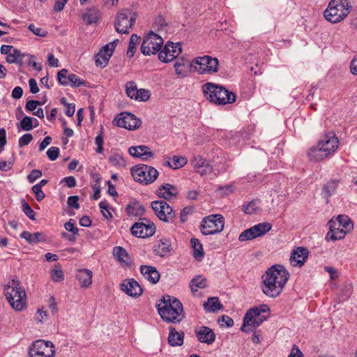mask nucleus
Masks as SVG:
<instances>
[{
    "label": "nucleus",
    "mask_w": 357,
    "mask_h": 357,
    "mask_svg": "<svg viewBox=\"0 0 357 357\" xmlns=\"http://www.w3.org/2000/svg\"><path fill=\"white\" fill-rule=\"evenodd\" d=\"M59 149L56 146L50 147L47 151V155L48 158L52 160H56L59 155Z\"/></svg>",
    "instance_id": "obj_56"
},
{
    "label": "nucleus",
    "mask_w": 357,
    "mask_h": 357,
    "mask_svg": "<svg viewBox=\"0 0 357 357\" xmlns=\"http://www.w3.org/2000/svg\"><path fill=\"white\" fill-rule=\"evenodd\" d=\"M99 206L101 208V213L104 218L106 219H111L112 218V215L109 211V205L106 201L100 202L99 203Z\"/></svg>",
    "instance_id": "obj_54"
},
{
    "label": "nucleus",
    "mask_w": 357,
    "mask_h": 357,
    "mask_svg": "<svg viewBox=\"0 0 357 357\" xmlns=\"http://www.w3.org/2000/svg\"><path fill=\"white\" fill-rule=\"evenodd\" d=\"M68 79L70 85L74 87H77L85 84L84 79H80L77 75L73 73L68 75Z\"/></svg>",
    "instance_id": "obj_49"
},
{
    "label": "nucleus",
    "mask_w": 357,
    "mask_h": 357,
    "mask_svg": "<svg viewBox=\"0 0 357 357\" xmlns=\"http://www.w3.org/2000/svg\"><path fill=\"white\" fill-rule=\"evenodd\" d=\"M168 343L172 347H178L183 344L184 333L177 332L174 327H169Z\"/></svg>",
    "instance_id": "obj_28"
},
{
    "label": "nucleus",
    "mask_w": 357,
    "mask_h": 357,
    "mask_svg": "<svg viewBox=\"0 0 357 357\" xmlns=\"http://www.w3.org/2000/svg\"><path fill=\"white\" fill-rule=\"evenodd\" d=\"M196 335L202 343L211 344L215 339V335L212 329L207 326H200L196 331Z\"/></svg>",
    "instance_id": "obj_23"
},
{
    "label": "nucleus",
    "mask_w": 357,
    "mask_h": 357,
    "mask_svg": "<svg viewBox=\"0 0 357 357\" xmlns=\"http://www.w3.org/2000/svg\"><path fill=\"white\" fill-rule=\"evenodd\" d=\"M190 66H192L191 62H190L187 59L183 56L177 59L174 65L176 74L184 77L186 75L188 68Z\"/></svg>",
    "instance_id": "obj_33"
},
{
    "label": "nucleus",
    "mask_w": 357,
    "mask_h": 357,
    "mask_svg": "<svg viewBox=\"0 0 357 357\" xmlns=\"http://www.w3.org/2000/svg\"><path fill=\"white\" fill-rule=\"evenodd\" d=\"M4 294L12 307L22 311L26 305V295L24 289L18 280H11L4 289Z\"/></svg>",
    "instance_id": "obj_5"
},
{
    "label": "nucleus",
    "mask_w": 357,
    "mask_h": 357,
    "mask_svg": "<svg viewBox=\"0 0 357 357\" xmlns=\"http://www.w3.org/2000/svg\"><path fill=\"white\" fill-rule=\"evenodd\" d=\"M121 290L132 297H138L142 294V287L134 279L123 280L121 284Z\"/></svg>",
    "instance_id": "obj_19"
},
{
    "label": "nucleus",
    "mask_w": 357,
    "mask_h": 357,
    "mask_svg": "<svg viewBox=\"0 0 357 357\" xmlns=\"http://www.w3.org/2000/svg\"><path fill=\"white\" fill-rule=\"evenodd\" d=\"M218 321L221 326H225L227 327H231L234 325L233 319L227 315L222 316Z\"/></svg>",
    "instance_id": "obj_64"
},
{
    "label": "nucleus",
    "mask_w": 357,
    "mask_h": 357,
    "mask_svg": "<svg viewBox=\"0 0 357 357\" xmlns=\"http://www.w3.org/2000/svg\"><path fill=\"white\" fill-rule=\"evenodd\" d=\"M55 348L50 341L37 340L29 347V357H55Z\"/></svg>",
    "instance_id": "obj_11"
},
{
    "label": "nucleus",
    "mask_w": 357,
    "mask_h": 357,
    "mask_svg": "<svg viewBox=\"0 0 357 357\" xmlns=\"http://www.w3.org/2000/svg\"><path fill=\"white\" fill-rule=\"evenodd\" d=\"M51 278L54 282H59L63 280V273L59 265H56L51 271Z\"/></svg>",
    "instance_id": "obj_45"
},
{
    "label": "nucleus",
    "mask_w": 357,
    "mask_h": 357,
    "mask_svg": "<svg viewBox=\"0 0 357 357\" xmlns=\"http://www.w3.org/2000/svg\"><path fill=\"white\" fill-rule=\"evenodd\" d=\"M182 48L179 43L168 41L158 53V59L162 63H169L177 58Z\"/></svg>",
    "instance_id": "obj_17"
},
{
    "label": "nucleus",
    "mask_w": 357,
    "mask_h": 357,
    "mask_svg": "<svg viewBox=\"0 0 357 357\" xmlns=\"http://www.w3.org/2000/svg\"><path fill=\"white\" fill-rule=\"evenodd\" d=\"M166 163L167 166L176 169L183 167L187 163V159L185 157L174 155L172 158H169Z\"/></svg>",
    "instance_id": "obj_37"
},
{
    "label": "nucleus",
    "mask_w": 357,
    "mask_h": 357,
    "mask_svg": "<svg viewBox=\"0 0 357 357\" xmlns=\"http://www.w3.org/2000/svg\"><path fill=\"white\" fill-rule=\"evenodd\" d=\"M113 255L121 266L130 264V257L127 251L121 246H116L113 248Z\"/></svg>",
    "instance_id": "obj_31"
},
{
    "label": "nucleus",
    "mask_w": 357,
    "mask_h": 357,
    "mask_svg": "<svg viewBox=\"0 0 357 357\" xmlns=\"http://www.w3.org/2000/svg\"><path fill=\"white\" fill-rule=\"evenodd\" d=\"M140 272L144 278L152 284H156L160 278V275L154 266H141Z\"/></svg>",
    "instance_id": "obj_25"
},
{
    "label": "nucleus",
    "mask_w": 357,
    "mask_h": 357,
    "mask_svg": "<svg viewBox=\"0 0 357 357\" xmlns=\"http://www.w3.org/2000/svg\"><path fill=\"white\" fill-rule=\"evenodd\" d=\"M31 190L32 192L36 195L38 202H40L45 198V195L39 187V185H33L31 188Z\"/></svg>",
    "instance_id": "obj_60"
},
{
    "label": "nucleus",
    "mask_w": 357,
    "mask_h": 357,
    "mask_svg": "<svg viewBox=\"0 0 357 357\" xmlns=\"http://www.w3.org/2000/svg\"><path fill=\"white\" fill-rule=\"evenodd\" d=\"M137 88L135 82H128L126 84V93L131 99H134L137 93Z\"/></svg>",
    "instance_id": "obj_44"
},
{
    "label": "nucleus",
    "mask_w": 357,
    "mask_h": 357,
    "mask_svg": "<svg viewBox=\"0 0 357 357\" xmlns=\"http://www.w3.org/2000/svg\"><path fill=\"white\" fill-rule=\"evenodd\" d=\"M150 91L144 89L137 90V93L134 98L135 100L145 102L150 98Z\"/></svg>",
    "instance_id": "obj_48"
},
{
    "label": "nucleus",
    "mask_w": 357,
    "mask_h": 357,
    "mask_svg": "<svg viewBox=\"0 0 357 357\" xmlns=\"http://www.w3.org/2000/svg\"><path fill=\"white\" fill-rule=\"evenodd\" d=\"M163 39L158 34L150 31L143 39L141 51L144 55L149 56L159 53L163 45Z\"/></svg>",
    "instance_id": "obj_12"
},
{
    "label": "nucleus",
    "mask_w": 357,
    "mask_h": 357,
    "mask_svg": "<svg viewBox=\"0 0 357 357\" xmlns=\"http://www.w3.org/2000/svg\"><path fill=\"white\" fill-rule=\"evenodd\" d=\"M206 280L202 275H198L193 278L190 283V287L192 293L196 292L198 289H204L206 287Z\"/></svg>",
    "instance_id": "obj_38"
},
{
    "label": "nucleus",
    "mask_w": 357,
    "mask_h": 357,
    "mask_svg": "<svg viewBox=\"0 0 357 357\" xmlns=\"http://www.w3.org/2000/svg\"><path fill=\"white\" fill-rule=\"evenodd\" d=\"M130 173L135 181L143 185L153 183L159 175L158 171L146 165H139L131 168Z\"/></svg>",
    "instance_id": "obj_8"
},
{
    "label": "nucleus",
    "mask_w": 357,
    "mask_h": 357,
    "mask_svg": "<svg viewBox=\"0 0 357 357\" xmlns=\"http://www.w3.org/2000/svg\"><path fill=\"white\" fill-rule=\"evenodd\" d=\"M65 229L71 232L73 235H77L78 234L79 229L77 227H75V220L70 219L68 222L65 223L64 225Z\"/></svg>",
    "instance_id": "obj_58"
},
{
    "label": "nucleus",
    "mask_w": 357,
    "mask_h": 357,
    "mask_svg": "<svg viewBox=\"0 0 357 357\" xmlns=\"http://www.w3.org/2000/svg\"><path fill=\"white\" fill-rule=\"evenodd\" d=\"M202 90L204 97L217 105H225L236 101V95L233 92L217 84L206 82L202 86Z\"/></svg>",
    "instance_id": "obj_4"
},
{
    "label": "nucleus",
    "mask_w": 357,
    "mask_h": 357,
    "mask_svg": "<svg viewBox=\"0 0 357 357\" xmlns=\"http://www.w3.org/2000/svg\"><path fill=\"white\" fill-rule=\"evenodd\" d=\"M190 244L193 250L194 257L199 261L202 260L204 257V252L200 241L197 238H192L190 239Z\"/></svg>",
    "instance_id": "obj_36"
},
{
    "label": "nucleus",
    "mask_w": 357,
    "mask_h": 357,
    "mask_svg": "<svg viewBox=\"0 0 357 357\" xmlns=\"http://www.w3.org/2000/svg\"><path fill=\"white\" fill-rule=\"evenodd\" d=\"M157 194L160 197L169 201L176 197L178 191L174 185L165 183L159 187Z\"/></svg>",
    "instance_id": "obj_24"
},
{
    "label": "nucleus",
    "mask_w": 357,
    "mask_h": 357,
    "mask_svg": "<svg viewBox=\"0 0 357 357\" xmlns=\"http://www.w3.org/2000/svg\"><path fill=\"white\" fill-rule=\"evenodd\" d=\"M289 278V273L283 266H272L262 276L263 293L268 297H277L281 294Z\"/></svg>",
    "instance_id": "obj_1"
},
{
    "label": "nucleus",
    "mask_w": 357,
    "mask_h": 357,
    "mask_svg": "<svg viewBox=\"0 0 357 357\" xmlns=\"http://www.w3.org/2000/svg\"><path fill=\"white\" fill-rule=\"evenodd\" d=\"M92 271L89 269L78 271L76 278L82 287H89L92 283Z\"/></svg>",
    "instance_id": "obj_29"
},
{
    "label": "nucleus",
    "mask_w": 357,
    "mask_h": 357,
    "mask_svg": "<svg viewBox=\"0 0 357 357\" xmlns=\"http://www.w3.org/2000/svg\"><path fill=\"white\" fill-rule=\"evenodd\" d=\"M133 236L138 238H147L152 236L155 232V226L153 222L147 218H140L130 228Z\"/></svg>",
    "instance_id": "obj_14"
},
{
    "label": "nucleus",
    "mask_w": 357,
    "mask_h": 357,
    "mask_svg": "<svg viewBox=\"0 0 357 357\" xmlns=\"http://www.w3.org/2000/svg\"><path fill=\"white\" fill-rule=\"evenodd\" d=\"M193 211L192 207H185L180 213V220L181 222H185L187 220L188 216Z\"/></svg>",
    "instance_id": "obj_63"
},
{
    "label": "nucleus",
    "mask_w": 357,
    "mask_h": 357,
    "mask_svg": "<svg viewBox=\"0 0 357 357\" xmlns=\"http://www.w3.org/2000/svg\"><path fill=\"white\" fill-rule=\"evenodd\" d=\"M33 118L26 116L20 121L18 129L29 131L33 129Z\"/></svg>",
    "instance_id": "obj_43"
},
{
    "label": "nucleus",
    "mask_w": 357,
    "mask_h": 357,
    "mask_svg": "<svg viewBox=\"0 0 357 357\" xmlns=\"http://www.w3.org/2000/svg\"><path fill=\"white\" fill-rule=\"evenodd\" d=\"M44 102L38 100H29L26 103L25 108L29 112H34L38 105H43Z\"/></svg>",
    "instance_id": "obj_61"
},
{
    "label": "nucleus",
    "mask_w": 357,
    "mask_h": 357,
    "mask_svg": "<svg viewBox=\"0 0 357 357\" xmlns=\"http://www.w3.org/2000/svg\"><path fill=\"white\" fill-rule=\"evenodd\" d=\"M270 308L267 305H261L249 309L243 317V323L241 330L250 333L259 327L266 319L267 316L262 314L268 312Z\"/></svg>",
    "instance_id": "obj_6"
},
{
    "label": "nucleus",
    "mask_w": 357,
    "mask_h": 357,
    "mask_svg": "<svg viewBox=\"0 0 357 357\" xmlns=\"http://www.w3.org/2000/svg\"><path fill=\"white\" fill-rule=\"evenodd\" d=\"M155 215L162 221L172 222L175 213L172 208L164 200L153 201L151 204Z\"/></svg>",
    "instance_id": "obj_15"
},
{
    "label": "nucleus",
    "mask_w": 357,
    "mask_h": 357,
    "mask_svg": "<svg viewBox=\"0 0 357 357\" xmlns=\"http://www.w3.org/2000/svg\"><path fill=\"white\" fill-rule=\"evenodd\" d=\"M161 319L169 323H179L184 318L183 305L181 301L172 296L166 295L156 305Z\"/></svg>",
    "instance_id": "obj_3"
},
{
    "label": "nucleus",
    "mask_w": 357,
    "mask_h": 357,
    "mask_svg": "<svg viewBox=\"0 0 357 357\" xmlns=\"http://www.w3.org/2000/svg\"><path fill=\"white\" fill-rule=\"evenodd\" d=\"M111 56H109V54H103L101 55V57L99 56V52L97 54L96 56V66H100L102 67L105 66Z\"/></svg>",
    "instance_id": "obj_53"
},
{
    "label": "nucleus",
    "mask_w": 357,
    "mask_h": 357,
    "mask_svg": "<svg viewBox=\"0 0 357 357\" xmlns=\"http://www.w3.org/2000/svg\"><path fill=\"white\" fill-rule=\"evenodd\" d=\"M42 176V172L39 169H33L27 176L29 183H33L35 181Z\"/></svg>",
    "instance_id": "obj_62"
},
{
    "label": "nucleus",
    "mask_w": 357,
    "mask_h": 357,
    "mask_svg": "<svg viewBox=\"0 0 357 357\" xmlns=\"http://www.w3.org/2000/svg\"><path fill=\"white\" fill-rule=\"evenodd\" d=\"M339 143L335 133L328 132L321 137L317 145L308 149L307 156L311 161H321L334 155L339 147Z\"/></svg>",
    "instance_id": "obj_2"
},
{
    "label": "nucleus",
    "mask_w": 357,
    "mask_h": 357,
    "mask_svg": "<svg viewBox=\"0 0 357 357\" xmlns=\"http://www.w3.org/2000/svg\"><path fill=\"white\" fill-rule=\"evenodd\" d=\"M20 237L26 240L29 244H36L45 241V235L43 232L31 233L24 231L21 233Z\"/></svg>",
    "instance_id": "obj_30"
},
{
    "label": "nucleus",
    "mask_w": 357,
    "mask_h": 357,
    "mask_svg": "<svg viewBox=\"0 0 357 357\" xmlns=\"http://www.w3.org/2000/svg\"><path fill=\"white\" fill-rule=\"evenodd\" d=\"M33 139V136L31 134L26 133L23 135L22 137L19 139V146L22 147L24 146L28 145L31 140Z\"/></svg>",
    "instance_id": "obj_59"
},
{
    "label": "nucleus",
    "mask_w": 357,
    "mask_h": 357,
    "mask_svg": "<svg viewBox=\"0 0 357 357\" xmlns=\"http://www.w3.org/2000/svg\"><path fill=\"white\" fill-rule=\"evenodd\" d=\"M217 192L222 196L228 195L234 192L232 185H220L218 188Z\"/></svg>",
    "instance_id": "obj_57"
},
{
    "label": "nucleus",
    "mask_w": 357,
    "mask_h": 357,
    "mask_svg": "<svg viewBox=\"0 0 357 357\" xmlns=\"http://www.w3.org/2000/svg\"><path fill=\"white\" fill-rule=\"evenodd\" d=\"M351 8L350 0H331L324 15L328 22L337 23L347 16Z\"/></svg>",
    "instance_id": "obj_7"
},
{
    "label": "nucleus",
    "mask_w": 357,
    "mask_h": 357,
    "mask_svg": "<svg viewBox=\"0 0 357 357\" xmlns=\"http://www.w3.org/2000/svg\"><path fill=\"white\" fill-rule=\"evenodd\" d=\"M109 162L113 165V166H124L126 164V162L123 159V158L119 154H115L109 157Z\"/></svg>",
    "instance_id": "obj_51"
},
{
    "label": "nucleus",
    "mask_w": 357,
    "mask_h": 357,
    "mask_svg": "<svg viewBox=\"0 0 357 357\" xmlns=\"http://www.w3.org/2000/svg\"><path fill=\"white\" fill-rule=\"evenodd\" d=\"M223 307L218 297L208 298L207 302L204 304V308L209 312H215Z\"/></svg>",
    "instance_id": "obj_35"
},
{
    "label": "nucleus",
    "mask_w": 357,
    "mask_h": 357,
    "mask_svg": "<svg viewBox=\"0 0 357 357\" xmlns=\"http://www.w3.org/2000/svg\"><path fill=\"white\" fill-rule=\"evenodd\" d=\"M271 229L272 225L270 222H264L257 224L241 232L238 236V240L241 242L252 240L265 235Z\"/></svg>",
    "instance_id": "obj_13"
},
{
    "label": "nucleus",
    "mask_w": 357,
    "mask_h": 357,
    "mask_svg": "<svg viewBox=\"0 0 357 357\" xmlns=\"http://www.w3.org/2000/svg\"><path fill=\"white\" fill-rule=\"evenodd\" d=\"M126 211L128 216L137 217L143 215L144 208L138 202H131L126 207Z\"/></svg>",
    "instance_id": "obj_34"
},
{
    "label": "nucleus",
    "mask_w": 357,
    "mask_h": 357,
    "mask_svg": "<svg viewBox=\"0 0 357 357\" xmlns=\"http://www.w3.org/2000/svg\"><path fill=\"white\" fill-rule=\"evenodd\" d=\"M191 162L195 168L202 169L198 170L201 175H204L212 172V167L208 165L206 159L200 155L194 156Z\"/></svg>",
    "instance_id": "obj_26"
},
{
    "label": "nucleus",
    "mask_w": 357,
    "mask_h": 357,
    "mask_svg": "<svg viewBox=\"0 0 357 357\" xmlns=\"http://www.w3.org/2000/svg\"><path fill=\"white\" fill-rule=\"evenodd\" d=\"M352 293V287L351 285L344 286L339 294L338 299L340 301H347L351 296Z\"/></svg>",
    "instance_id": "obj_46"
},
{
    "label": "nucleus",
    "mask_w": 357,
    "mask_h": 357,
    "mask_svg": "<svg viewBox=\"0 0 357 357\" xmlns=\"http://www.w3.org/2000/svg\"><path fill=\"white\" fill-rule=\"evenodd\" d=\"M100 17V13L98 8L96 7H91L86 10L82 15L83 20L86 24H92L96 23Z\"/></svg>",
    "instance_id": "obj_27"
},
{
    "label": "nucleus",
    "mask_w": 357,
    "mask_h": 357,
    "mask_svg": "<svg viewBox=\"0 0 357 357\" xmlns=\"http://www.w3.org/2000/svg\"><path fill=\"white\" fill-rule=\"evenodd\" d=\"M307 249L303 247H298L293 250L289 259L290 264L293 266L301 267L306 261L308 257Z\"/></svg>",
    "instance_id": "obj_21"
},
{
    "label": "nucleus",
    "mask_w": 357,
    "mask_h": 357,
    "mask_svg": "<svg viewBox=\"0 0 357 357\" xmlns=\"http://www.w3.org/2000/svg\"><path fill=\"white\" fill-rule=\"evenodd\" d=\"M115 121L117 126L130 130L139 128L142 124L141 120L131 113H121Z\"/></svg>",
    "instance_id": "obj_18"
},
{
    "label": "nucleus",
    "mask_w": 357,
    "mask_h": 357,
    "mask_svg": "<svg viewBox=\"0 0 357 357\" xmlns=\"http://www.w3.org/2000/svg\"><path fill=\"white\" fill-rule=\"evenodd\" d=\"M140 41V37L137 36L136 34H132L130 37V42L128 44V48L126 52V54L128 57L131 58L134 56L135 52L136 51V45Z\"/></svg>",
    "instance_id": "obj_41"
},
{
    "label": "nucleus",
    "mask_w": 357,
    "mask_h": 357,
    "mask_svg": "<svg viewBox=\"0 0 357 357\" xmlns=\"http://www.w3.org/2000/svg\"><path fill=\"white\" fill-rule=\"evenodd\" d=\"M171 249V243L167 238H162L153 246L155 253L160 257L166 256Z\"/></svg>",
    "instance_id": "obj_32"
},
{
    "label": "nucleus",
    "mask_w": 357,
    "mask_h": 357,
    "mask_svg": "<svg viewBox=\"0 0 357 357\" xmlns=\"http://www.w3.org/2000/svg\"><path fill=\"white\" fill-rule=\"evenodd\" d=\"M330 230L327 233L326 238L328 240L336 241L343 238L348 231H345L342 227L340 225L338 222H334L333 221H329Z\"/></svg>",
    "instance_id": "obj_22"
},
{
    "label": "nucleus",
    "mask_w": 357,
    "mask_h": 357,
    "mask_svg": "<svg viewBox=\"0 0 357 357\" xmlns=\"http://www.w3.org/2000/svg\"><path fill=\"white\" fill-rule=\"evenodd\" d=\"M338 181L332 180L324 185L322 190V195L324 197H329L333 195L337 189Z\"/></svg>",
    "instance_id": "obj_39"
},
{
    "label": "nucleus",
    "mask_w": 357,
    "mask_h": 357,
    "mask_svg": "<svg viewBox=\"0 0 357 357\" xmlns=\"http://www.w3.org/2000/svg\"><path fill=\"white\" fill-rule=\"evenodd\" d=\"M258 209L257 203L255 201L250 202L243 206V211L246 214H254Z\"/></svg>",
    "instance_id": "obj_52"
},
{
    "label": "nucleus",
    "mask_w": 357,
    "mask_h": 357,
    "mask_svg": "<svg viewBox=\"0 0 357 357\" xmlns=\"http://www.w3.org/2000/svg\"><path fill=\"white\" fill-rule=\"evenodd\" d=\"M334 222L340 223V225L344 228L345 231H349L353 228V224L347 215H339Z\"/></svg>",
    "instance_id": "obj_42"
},
{
    "label": "nucleus",
    "mask_w": 357,
    "mask_h": 357,
    "mask_svg": "<svg viewBox=\"0 0 357 357\" xmlns=\"http://www.w3.org/2000/svg\"><path fill=\"white\" fill-rule=\"evenodd\" d=\"M22 209L23 212L25 213V215L27 217H29L31 220H36L35 212L31 208L29 204L24 200H23L22 202Z\"/></svg>",
    "instance_id": "obj_50"
},
{
    "label": "nucleus",
    "mask_w": 357,
    "mask_h": 357,
    "mask_svg": "<svg viewBox=\"0 0 357 357\" xmlns=\"http://www.w3.org/2000/svg\"><path fill=\"white\" fill-rule=\"evenodd\" d=\"M224 226L225 220L222 215H209L202 219L200 229L202 234L207 236L220 233Z\"/></svg>",
    "instance_id": "obj_9"
},
{
    "label": "nucleus",
    "mask_w": 357,
    "mask_h": 357,
    "mask_svg": "<svg viewBox=\"0 0 357 357\" xmlns=\"http://www.w3.org/2000/svg\"><path fill=\"white\" fill-rule=\"evenodd\" d=\"M191 65L199 74H214L219 70V61L216 57L208 55L194 59Z\"/></svg>",
    "instance_id": "obj_10"
},
{
    "label": "nucleus",
    "mask_w": 357,
    "mask_h": 357,
    "mask_svg": "<svg viewBox=\"0 0 357 357\" xmlns=\"http://www.w3.org/2000/svg\"><path fill=\"white\" fill-rule=\"evenodd\" d=\"M128 153L131 156L139 158L144 161H147L154 158V153L151 151L149 147L144 145L130 146L128 149Z\"/></svg>",
    "instance_id": "obj_20"
},
{
    "label": "nucleus",
    "mask_w": 357,
    "mask_h": 357,
    "mask_svg": "<svg viewBox=\"0 0 357 357\" xmlns=\"http://www.w3.org/2000/svg\"><path fill=\"white\" fill-rule=\"evenodd\" d=\"M23 57L24 54H22L20 50L14 48L13 51L7 55L6 61L9 63H20V65H22Z\"/></svg>",
    "instance_id": "obj_40"
},
{
    "label": "nucleus",
    "mask_w": 357,
    "mask_h": 357,
    "mask_svg": "<svg viewBox=\"0 0 357 357\" xmlns=\"http://www.w3.org/2000/svg\"><path fill=\"white\" fill-rule=\"evenodd\" d=\"M29 29L36 36L40 37H45L47 34V31L46 30L37 27L33 24H29Z\"/></svg>",
    "instance_id": "obj_55"
},
{
    "label": "nucleus",
    "mask_w": 357,
    "mask_h": 357,
    "mask_svg": "<svg viewBox=\"0 0 357 357\" xmlns=\"http://www.w3.org/2000/svg\"><path fill=\"white\" fill-rule=\"evenodd\" d=\"M68 71L67 69H62L57 73V79L58 82L63 86H67L69 84V81L68 79Z\"/></svg>",
    "instance_id": "obj_47"
},
{
    "label": "nucleus",
    "mask_w": 357,
    "mask_h": 357,
    "mask_svg": "<svg viewBox=\"0 0 357 357\" xmlns=\"http://www.w3.org/2000/svg\"><path fill=\"white\" fill-rule=\"evenodd\" d=\"M135 21V16L130 10H123L116 16L115 29L119 33H128Z\"/></svg>",
    "instance_id": "obj_16"
}]
</instances>
